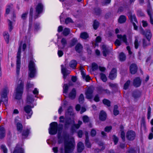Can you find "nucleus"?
Returning a JSON list of instances; mask_svg holds the SVG:
<instances>
[{"label": "nucleus", "instance_id": "b1692460", "mask_svg": "<svg viewBox=\"0 0 153 153\" xmlns=\"http://www.w3.org/2000/svg\"><path fill=\"white\" fill-rule=\"evenodd\" d=\"M5 131L4 128L2 126L0 127V139H2L5 137Z\"/></svg>", "mask_w": 153, "mask_h": 153}, {"label": "nucleus", "instance_id": "bf43d9fd", "mask_svg": "<svg viewBox=\"0 0 153 153\" xmlns=\"http://www.w3.org/2000/svg\"><path fill=\"white\" fill-rule=\"evenodd\" d=\"M65 22L66 24H67L69 23H72L73 22L71 18H68L65 19Z\"/></svg>", "mask_w": 153, "mask_h": 153}, {"label": "nucleus", "instance_id": "e2e57ef3", "mask_svg": "<svg viewBox=\"0 0 153 153\" xmlns=\"http://www.w3.org/2000/svg\"><path fill=\"white\" fill-rule=\"evenodd\" d=\"M109 85L110 87L113 88H116L117 87V84L116 83H110Z\"/></svg>", "mask_w": 153, "mask_h": 153}, {"label": "nucleus", "instance_id": "9d476101", "mask_svg": "<svg viewBox=\"0 0 153 153\" xmlns=\"http://www.w3.org/2000/svg\"><path fill=\"white\" fill-rule=\"evenodd\" d=\"M117 76V70L116 68H113L109 75L108 77L110 79L113 80L115 79Z\"/></svg>", "mask_w": 153, "mask_h": 153}, {"label": "nucleus", "instance_id": "a19ab883", "mask_svg": "<svg viewBox=\"0 0 153 153\" xmlns=\"http://www.w3.org/2000/svg\"><path fill=\"white\" fill-rule=\"evenodd\" d=\"M82 75L83 79H85L86 81H88L91 79L90 77L88 75H86L83 72H82Z\"/></svg>", "mask_w": 153, "mask_h": 153}, {"label": "nucleus", "instance_id": "4be33fe9", "mask_svg": "<svg viewBox=\"0 0 153 153\" xmlns=\"http://www.w3.org/2000/svg\"><path fill=\"white\" fill-rule=\"evenodd\" d=\"M85 143L86 146L88 148H90L91 147V144L89 142V140L88 137V133L86 131L85 132Z\"/></svg>", "mask_w": 153, "mask_h": 153}, {"label": "nucleus", "instance_id": "774afa93", "mask_svg": "<svg viewBox=\"0 0 153 153\" xmlns=\"http://www.w3.org/2000/svg\"><path fill=\"white\" fill-rule=\"evenodd\" d=\"M100 78L104 82H105V76L104 74L101 73L100 74Z\"/></svg>", "mask_w": 153, "mask_h": 153}, {"label": "nucleus", "instance_id": "1a4fd4ad", "mask_svg": "<svg viewBox=\"0 0 153 153\" xmlns=\"http://www.w3.org/2000/svg\"><path fill=\"white\" fill-rule=\"evenodd\" d=\"M43 6L41 3H39L36 7V12L34 14V17L35 19L39 17V15L42 11Z\"/></svg>", "mask_w": 153, "mask_h": 153}, {"label": "nucleus", "instance_id": "13d9d810", "mask_svg": "<svg viewBox=\"0 0 153 153\" xmlns=\"http://www.w3.org/2000/svg\"><path fill=\"white\" fill-rule=\"evenodd\" d=\"M33 8L31 7L30 9V21H32V17H33Z\"/></svg>", "mask_w": 153, "mask_h": 153}, {"label": "nucleus", "instance_id": "37998d69", "mask_svg": "<svg viewBox=\"0 0 153 153\" xmlns=\"http://www.w3.org/2000/svg\"><path fill=\"white\" fill-rule=\"evenodd\" d=\"M84 100V96L83 94H81L79 98V103L81 104H82Z\"/></svg>", "mask_w": 153, "mask_h": 153}, {"label": "nucleus", "instance_id": "393cba45", "mask_svg": "<svg viewBox=\"0 0 153 153\" xmlns=\"http://www.w3.org/2000/svg\"><path fill=\"white\" fill-rule=\"evenodd\" d=\"M77 62L75 60H71L69 63L70 67L73 69H75L76 68Z\"/></svg>", "mask_w": 153, "mask_h": 153}, {"label": "nucleus", "instance_id": "20e7f679", "mask_svg": "<svg viewBox=\"0 0 153 153\" xmlns=\"http://www.w3.org/2000/svg\"><path fill=\"white\" fill-rule=\"evenodd\" d=\"M29 76L31 78L34 77L36 72V68L35 64L32 61H30L29 62Z\"/></svg>", "mask_w": 153, "mask_h": 153}, {"label": "nucleus", "instance_id": "e433bc0d", "mask_svg": "<svg viewBox=\"0 0 153 153\" xmlns=\"http://www.w3.org/2000/svg\"><path fill=\"white\" fill-rule=\"evenodd\" d=\"M34 101V99L32 97L29 96H28L27 99V104H30L32 103Z\"/></svg>", "mask_w": 153, "mask_h": 153}, {"label": "nucleus", "instance_id": "2f4dec72", "mask_svg": "<svg viewBox=\"0 0 153 153\" xmlns=\"http://www.w3.org/2000/svg\"><path fill=\"white\" fill-rule=\"evenodd\" d=\"M70 32V29L68 28H65L62 32L63 35L65 36H67L69 34Z\"/></svg>", "mask_w": 153, "mask_h": 153}, {"label": "nucleus", "instance_id": "72a5a7b5", "mask_svg": "<svg viewBox=\"0 0 153 153\" xmlns=\"http://www.w3.org/2000/svg\"><path fill=\"white\" fill-rule=\"evenodd\" d=\"M61 42L62 46V47L61 48H64L67 44V41L66 39L65 38H62L61 40Z\"/></svg>", "mask_w": 153, "mask_h": 153}, {"label": "nucleus", "instance_id": "4468645a", "mask_svg": "<svg viewBox=\"0 0 153 153\" xmlns=\"http://www.w3.org/2000/svg\"><path fill=\"white\" fill-rule=\"evenodd\" d=\"M142 94V91L138 89H136L133 91L132 96L135 99H137L141 97Z\"/></svg>", "mask_w": 153, "mask_h": 153}, {"label": "nucleus", "instance_id": "3c124183", "mask_svg": "<svg viewBox=\"0 0 153 153\" xmlns=\"http://www.w3.org/2000/svg\"><path fill=\"white\" fill-rule=\"evenodd\" d=\"M99 25V22L96 21H94L93 25L94 29L95 30H96L97 28Z\"/></svg>", "mask_w": 153, "mask_h": 153}, {"label": "nucleus", "instance_id": "4d7b16f0", "mask_svg": "<svg viewBox=\"0 0 153 153\" xmlns=\"http://www.w3.org/2000/svg\"><path fill=\"white\" fill-rule=\"evenodd\" d=\"M101 48L102 50V52L103 53V56H105V45L104 44L102 45L101 47Z\"/></svg>", "mask_w": 153, "mask_h": 153}, {"label": "nucleus", "instance_id": "4c0bfd02", "mask_svg": "<svg viewBox=\"0 0 153 153\" xmlns=\"http://www.w3.org/2000/svg\"><path fill=\"white\" fill-rule=\"evenodd\" d=\"M141 127H143L144 130L146 129V121L145 118L144 117H143L142 118L141 121Z\"/></svg>", "mask_w": 153, "mask_h": 153}, {"label": "nucleus", "instance_id": "603ef678", "mask_svg": "<svg viewBox=\"0 0 153 153\" xmlns=\"http://www.w3.org/2000/svg\"><path fill=\"white\" fill-rule=\"evenodd\" d=\"M1 150L3 151L4 153H7V150L6 147L3 145H2L1 146Z\"/></svg>", "mask_w": 153, "mask_h": 153}, {"label": "nucleus", "instance_id": "c9c22d12", "mask_svg": "<svg viewBox=\"0 0 153 153\" xmlns=\"http://www.w3.org/2000/svg\"><path fill=\"white\" fill-rule=\"evenodd\" d=\"M4 36L7 43H8L9 42V36L7 32H5L4 34Z\"/></svg>", "mask_w": 153, "mask_h": 153}, {"label": "nucleus", "instance_id": "864d4df0", "mask_svg": "<svg viewBox=\"0 0 153 153\" xmlns=\"http://www.w3.org/2000/svg\"><path fill=\"white\" fill-rule=\"evenodd\" d=\"M151 114V108L150 106H149L148 108L147 112V119H149L150 118Z\"/></svg>", "mask_w": 153, "mask_h": 153}, {"label": "nucleus", "instance_id": "7c9ffc66", "mask_svg": "<svg viewBox=\"0 0 153 153\" xmlns=\"http://www.w3.org/2000/svg\"><path fill=\"white\" fill-rule=\"evenodd\" d=\"M118 106H114L113 109V114L114 115L116 116L119 114V111L118 110Z\"/></svg>", "mask_w": 153, "mask_h": 153}, {"label": "nucleus", "instance_id": "8fccbe9b", "mask_svg": "<svg viewBox=\"0 0 153 153\" xmlns=\"http://www.w3.org/2000/svg\"><path fill=\"white\" fill-rule=\"evenodd\" d=\"M82 119L84 123H88L89 120V118L88 116L86 115H85L82 117Z\"/></svg>", "mask_w": 153, "mask_h": 153}, {"label": "nucleus", "instance_id": "680f3d73", "mask_svg": "<svg viewBox=\"0 0 153 153\" xmlns=\"http://www.w3.org/2000/svg\"><path fill=\"white\" fill-rule=\"evenodd\" d=\"M115 45L118 46H120L121 45L120 41L118 39H116L114 42Z\"/></svg>", "mask_w": 153, "mask_h": 153}, {"label": "nucleus", "instance_id": "c756f323", "mask_svg": "<svg viewBox=\"0 0 153 153\" xmlns=\"http://www.w3.org/2000/svg\"><path fill=\"white\" fill-rule=\"evenodd\" d=\"M105 118V113L104 111H101L99 115V119L102 121H104Z\"/></svg>", "mask_w": 153, "mask_h": 153}, {"label": "nucleus", "instance_id": "0e129e2a", "mask_svg": "<svg viewBox=\"0 0 153 153\" xmlns=\"http://www.w3.org/2000/svg\"><path fill=\"white\" fill-rule=\"evenodd\" d=\"M28 13L27 12H25L22 15L21 18L22 19L25 20L26 19Z\"/></svg>", "mask_w": 153, "mask_h": 153}, {"label": "nucleus", "instance_id": "aec40b11", "mask_svg": "<svg viewBox=\"0 0 153 153\" xmlns=\"http://www.w3.org/2000/svg\"><path fill=\"white\" fill-rule=\"evenodd\" d=\"M77 151L79 152H81L84 150V146L83 144L81 142H79L77 145Z\"/></svg>", "mask_w": 153, "mask_h": 153}, {"label": "nucleus", "instance_id": "6ab92c4d", "mask_svg": "<svg viewBox=\"0 0 153 153\" xmlns=\"http://www.w3.org/2000/svg\"><path fill=\"white\" fill-rule=\"evenodd\" d=\"M117 37L119 39L122 40L123 42L127 44V38L126 35L124 34L122 36L121 34H117Z\"/></svg>", "mask_w": 153, "mask_h": 153}, {"label": "nucleus", "instance_id": "ddd939ff", "mask_svg": "<svg viewBox=\"0 0 153 153\" xmlns=\"http://www.w3.org/2000/svg\"><path fill=\"white\" fill-rule=\"evenodd\" d=\"M137 70L138 67L136 64L132 63L130 66L129 70L131 74H135L137 72Z\"/></svg>", "mask_w": 153, "mask_h": 153}, {"label": "nucleus", "instance_id": "79ce46f5", "mask_svg": "<svg viewBox=\"0 0 153 153\" xmlns=\"http://www.w3.org/2000/svg\"><path fill=\"white\" fill-rule=\"evenodd\" d=\"M120 137L121 138L123 142L126 141L125 134V131H123L121 132Z\"/></svg>", "mask_w": 153, "mask_h": 153}, {"label": "nucleus", "instance_id": "f3484780", "mask_svg": "<svg viewBox=\"0 0 153 153\" xmlns=\"http://www.w3.org/2000/svg\"><path fill=\"white\" fill-rule=\"evenodd\" d=\"M128 13L129 15H128V17L129 19H130L131 22L132 23L133 22L137 23V21L136 17L134 14L132 15L131 12H128Z\"/></svg>", "mask_w": 153, "mask_h": 153}, {"label": "nucleus", "instance_id": "0eeeda50", "mask_svg": "<svg viewBox=\"0 0 153 153\" xmlns=\"http://www.w3.org/2000/svg\"><path fill=\"white\" fill-rule=\"evenodd\" d=\"M57 123L56 122H53L50 124V128L49 129V133L50 134H55L57 132Z\"/></svg>", "mask_w": 153, "mask_h": 153}, {"label": "nucleus", "instance_id": "c85d7f7f", "mask_svg": "<svg viewBox=\"0 0 153 153\" xmlns=\"http://www.w3.org/2000/svg\"><path fill=\"white\" fill-rule=\"evenodd\" d=\"M33 108V106H26L24 107V110L26 113L29 114L32 112L31 108Z\"/></svg>", "mask_w": 153, "mask_h": 153}, {"label": "nucleus", "instance_id": "a878e982", "mask_svg": "<svg viewBox=\"0 0 153 153\" xmlns=\"http://www.w3.org/2000/svg\"><path fill=\"white\" fill-rule=\"evenodd\" d=\"M66 114L70 116H73L74 115L72 108L71 106L68 107L66 112Z\"/></svg>", "mask_w": 153, "mask_h": 153}, {"label": "nucleus", "instance_id": "39448f33", "mask_svg": "<svg viewBox=\"0 0 153 153\" xmlns=\"http://www.w3.org/2000/svg\"><path fill=\"white\" fill-rule=\"evenodd\" d=\"M21 51V46H20L18 49L17 56L16 73L18 75L19 74L20 68V56Z\"/></svg>", "mask_w": 153, "mask_h": 153}, {"label": "nucleus", "instance_id": "09e8293b", "mask_svg": "<svg viewBox=\"0 0 153 153\" xmlns=\"http://www.w3.org/2000/svg\"><path fill=\"white\" fill-rule=\"evenodd\" d=\"M9 29L10 31H11L13 28L12 22L9 20H8Z\"/></svg>", "mask_w": 153, "mask_h": 153}, {"label": "nucleus", "instance_id": "412c9836", "mask_svg": "<svg viewBox=\"0 0 153 153\" xmlns=\"http://www.w3.org/2000/svg\"><path fill=\"white\" fill-rule=\"evenodd\" d=\"M69 97L71 99H74L76 96V91L75 88H74L69 94Z\"/></svg>", "mask_w": 153, "mask_h": 153}, {"label": "nucleus", "instance_id": "7ed1b4c3", "mask_svg": "<svg viewBox=\"0 0 153 153\" xmlns=\"http://www.w3.org/2000/svg\"><path fill=\"white\" fill-rule=\"evenodd\" d=\"M141 33L144 36L149 42V43H147L145 39H143V48H145L148 46L150 45H151L150 42L152 37V33L150 30H144L143 28L141 30Z\"/></svg>", "mask_w": 153, "mask_h": 153}, {"label": "nucleus", "instance_id": "473e14b6", "mask_svg": "<svg viewBox=\"0 0 153 153\" xmlns=\"http://www.w3.org/2000/svg\"><path fill=\"white\" fill-rule=\"evenodd\" d=\"M131 81L130 80H128L123 85V89L125 90H127L128 89L130 85Z\"/></svg>", "mask_w": 153, "mask_h": 153}, {"label": "nucleus", "instance_id": "dca6fc26", "mask_svg": "<svg viewBox=\"0 0 153 153\" xmlns=\"http://www.w3.org/2000/svg\"><path fill=\"white\" fill-rule=\"evenodd\" d=\"M61 66V72L63 75V77L64 79H65L67 76L70 74V71H69L67 70L63 65H62Z\"/></svg>", "mask_w": 153, "mask_h": 153}, {"label": "nucleus", "instance_id": "de8ad7c7", "mask_svg": "<svg viewBox=\"0 0 153 153\" xmlns=\"http://www.w3.org/2000/svg\"><path fill=\"white\" fill-rule=\"evenodd\" d=\"M134 48L136 49H137L139 45V43L138 42V40L137 39H136L134 42Z\"/></svg>", "mask_w": 153, "mask_h": 153}, {"label": "nucleus", "instance_id": "9b49d317", "mask_svg": "<svg viewBox=\"0 0 153 153\" xmlns=\"http://www.w3.org/2000/svg\"><path fill=\"white\" fill-rule=\"evenodd\" d=\"M141 79L139 77H137L133 79V85L135 87L138 88L141 85Z\"/></svg>", "mask_w": 153, "mask_h": 153}, {"label": "nucleus", "instance_id": "cd10ccee", "mask_svg": "<svg viewBox=\"0 0 153 153\" xmlns=\"http://www.w3.org/2000/svg\"><path fill=\"white\" fill-rule=\"evenodd\" d=\"M89 37L88 33L85 32L81 33L80 35V37L82 39H86Z\"/></svg>", "mask_w": 153, "mask_h": 153}, {"label": "nucleus", "instance_id": "5fc2aeb1", "mask_svg": "<svg viewBox=\"0 0 153 153\" xmlns=\"http://www.w3.org/2000/svg\"><path fill=\"white\" fill-rule=\"evenodd\" d=\"M126 153H136V152L134 149L131 148L127 151Z\"/></svg>", "mask_w": 153, "mask_h": 153}, {"label": "nucleus", "instance_id": "423d86ee", "mask_svg": "<svg viewBox=\"0 0 153 153\" xmlns=\"http://www.w3.org/2000/svg\"><path fill=\"white\" fill-rule=\"evenodd\" d=\"M136 137V133L133 130H128L126 133V137L128 141H133L135 139Z\"/></svg>", "mask_w": 153, "mask_h": 153}, {"label": "nucleus", "instance_id": "f8f14e48", "mask_svg": "<svg viewBox=\"0 0 153 153\" xmlns=\"http://www.w3.org/2000/svg\"><path fill=\"white\" fill-rule=\"evenodd\" d=\"M93 89L91 87H89L85 92L86 98L88 99L92 98L93 97Z\"/></svg>", "mask_w": 153, "mask_h": 153}, {"label": "nucleus", "instance_id": "c03bdc74", "mask_svg": "<svg viewBox=\"0 0 153 153\" xmlns=\"http://www.w3.org/2000/svg\"><path fill=\"white\" fill-rule=\"evenodd\" d=\"M137 15L139 17H143L145 16V14L141 10H138L137 11Z\"/></svg>", "mask_w": 153, "mask_h": 153}, {"label": "nucleus", "instance_id": "a211bd4d", "mask_svg": "<svg viewBox=\"0 0 153 153\" xmlns=\"http://www.w3.org/2000/svg\"><path fill=\"white\" fill-rule=\"evenodd\" d=\"M118 58L120 61L123 62L126 61V56L124 52H122L119 53Z\"/></svg>", "mask_w": 153, "mask_h": 153}, {"label": "nucleus", "instance_id": "69168bd1", "mask_svg": "<svg viewBox=\"0 0 153 153\" xmlns=\"http://www.w3.org/2000/svg\"><path fill=\"white\" fill-rule=\"evenodd\" d=\"M33 85L30 83V82H27L26 85V88L27 89H29V88L33 87Z\"/></svg>", "mask_w": 153, "mask_h": 153}, {"label": "nucleus", "instance_id": "6e6552de", "mask_svg": "<svg viewBox=\"0 0 153 153\" xmlns=\"http://www.w3.org/2000/svg\"><path fill=\"white\" fill-rule=\"evenodd\" d=\"M9 92V90L7 88H5L3 89L1 93L2 100H4V105L8 104V98L7 95Z\"/></svg>", "mask_w": 153, "mask_h": 153}, {"label": "nucleus", "instance_id": "052dcab7", "mask_svg": "<svg viewBox=\"0 0 153 153\" xmlns=\"http://www.w3.org/2000/svg\"><path fill=\"white\" fill-rule=\"evenodd\" d=\"M93 9L94 12L95 13L97 14H99L100 12V9L98 7H97L95 8H93Z\"/></svg>", "mask_w": 153, "mask_h": 153}, {"label": "nucleus", "instance_id": "ea45409f", "mask_svg": "<svg viewBox=\"0 0 153 153\" xmlns=\"http://www.w3.org/2000/svg\"><path fill=\"white\" fill-rule=\"evenodd\" d=\"M113 141L114 143V145H116L117 144L119 141L118 138L115 135H113Z\"/></svg>", "mask_w": 153, "mask_h": 153}, {"label": "nucleus", "instance_id": "49530a36", "mask_svg": "<svg viewBox=\"0 0 153 153\" xmlns=\"http://www.w3.org/2000/svg\"><path fill=\"white\" fill-rule=\"evenodd\" d=\"M98 68L97 65L95 63H93L92 64V69L93 71L96 70Z\"/></svg>", "mask_w": 153, "mask_h": 153}, {"label": "nucleus", "instance_id": "5701e85b", "mask_svg": "<svg viewBox=\"0 0 153 153\" xmlns=\"http://www.w3.org/2000/svg\"><path fill=\"white\" fill-rule=\"evenodd\" d=\"M126 20V16L123 15L120 16L118 19V21L120 24H122L125 23Z\"/></svg>", "mask_w": 153, "mask_h": 153}, {"label": "nucleus", "instance_id": "f03ea898", "mask_svg": "<svg viewBox=\"0 0 153 153\" xmlns=\"http://www.w3.org/2000/svg\"><path fill=\"white\" fill-rule=\"evenodd\" d=\"M24 82L22 80L20 79L18 82L16 88L15 89V98L18 100V105L23 104V102L21 100L23 92Z\"/></svg>", "mask_w": 153, "mask_h": 153}, {"label": "nucleus", "instance_id": "58836bf2", "mask_svg": "<svg viewBox=\"0 0 153 153\" xmlns=\"http://www.w3.org/2000/svg\"><path fill=\"white\" fill-rule=\"evenodd\" d=\"M69 86L67 84H64L63 86V92L64 93L67 94L69 88Z\"/></svg>", "mask_w": 153, "mask_h": 153}, {"label": "nucleus", "instance_id": "f704fd0d", "mask_svg": "<svg viewBox=\"0 0 153 153\" xmlns=\"http://www.w3.org/2000/svg\"><path fill=\"white\" fill-rule=\"evenodd\" d=\"M16 127L17 128V130L20 132H21L22 129V124L20 123H16Z\"/></svg>", "mask_w": 153, "mask_h": 153}, {"label": "nucleus", "instance_id": "f257e3e1", "mask_svg": "<svg viewBox=\"0 0 153 153\" xmlns=\"http://www.w3.org/2000/svg\"><path fill=\"white\" fill-rule=\"evenodd\" d=\"M66 136L61 137L60 134H58V142L61 143L64 141L65 153H72L75 146L74 139L72 137L70 139L67 140Z\"/></svg>", "mask_w": 153, "mask_h": 153}, {"label": "nucleus", "instance_id": "bb28decb", "mask_svg": "<svg viewBox=\"0 0 153 153\" xmlns=\"http://www.w3.org/2000/svg\"><path fill=\"white\" fill-rule=\"evenodd\" d=\"M83 47L82 45L80 43L77 44L75 46L76 51L78 53H80L82 51Z\"/></svg>", "mask_w": 153, "mask_h": 153}, {"label": "nucleus", "instance_id": "6e6d98bb", "mask_svg": "<svg viewBox=\"0 0 153 153\" xmlns=\"http://www.w3.org/2000/svg\"><path fill=\"white\" fill-rule=\"evenodd\" d=\"M127 146V145L125 143H120L119 145V147L120 148L122 149H124Z\"/></svg>", "mask_w": 153, "mask_h": 153}, {"label": "nucleus", "instance_id": "a18cd8bd", "mask_svg": "<svg viewBox=\"0 0 153 153\" xmlns=\"http://www.w3.org/2000/svg\"><path fill=\"white\" fill-rule=\"evenodd\" d=\"M13 5L10 4L7 6V8L6 10V13L7 14H8L10 11V10L12 8Z\"/></svg>", "mask_w": 153, "mask_h": 153}, {"label": "nucleus", "instance_id": "338daca9", "mask_svg": "<svg viewBox=\"0 0 153 153\" xmlns=\"http://www.w3.org/2000/svg\"><path fill=\"white\" fill-rule=\"evenodd\" d=\"M112 126H106V132H109L112 129Z\"/></svg>", "mask_w": 153, "mask_h": 153}, {"label": "nucleus", "instance_id": "2eb2a0df", "mask_svg": "<svg viewBox=\"0 0 153 153\" xmlns=\"http://www.w3.org/2000/svg\"><path fill=\"white\" fill-rule=\"evenodd\" d=\"M152 9L150 4H149L147 6V12L148 15L149 17L150 23L152 25H153V18L152 15Z\"/></svg>", "mask_w": 153, "mask_h": 153}]
</instances>
